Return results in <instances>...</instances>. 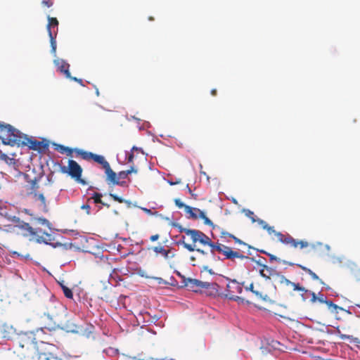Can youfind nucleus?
I'll use <instances>...</instances> for the list:
<instances>
[{"label": "nucleus", "instance_id": "nucleus-19", "mask_svg": "<svg viewBox=\"0 0 360 360\" xmlns=\"http://www.w3.org/2000/svg\"><path fill=\"white\" fill-rule=\"evenodd\" d=\"M0 160L5 162L8 165H13L15 164L14 158H9L6 154L0 150Z\"/></svg>", "mask_w": 360, "mask_h": 360}, {"label": "nucleus", "instance_id": "nucleus-56", "mask_svg": "<svg viewBox=\"0 0 360 360\" xmlns=\"http://www.w3.org/2000/svg\"><path fill=\"white\" fill-rule=\"evenodd\" d=\"M181 182V180L180 179H179L178 180H176V181L173 182V181H169V183L170 185H176V184H179Z\"/></svg>", "mask_w": 360, "mask_h": 360}, {"label": "nucleus", "instance_id": "nucleus-21", "mask_svg": "<svg viewBox=\"0 0 360 360\" xmlns=\"http://www.w3.org/2000/svg\"><path fill=\"white\" fill-rule=\"evenodd\" d=\"M195 210H196V208L191 207L188 205L186 207L185 212L190 215V217H189L190 218L196 219H198V214H197V212H195Z\"/></svg>", "mask_w": 360, "mask_h": 360}, {"label": "nucleus", "instance_id": "nucleus-33", "mask_svg": "<svg viewBox=\"0 0 360 360\" xmlns=\"http://www.w3.org/2000/svg\"><path fill=\"white\" fill-rule=\"evenodd\" d=\"M63 293H64L65 296L67 298L72 299V297H73V293H72V290H71V289H70L69 288H65V289H64V291H63Z\"/></svg>", "mask_w": 360, "mask_h": 360}, {"label": "nucleus", "instance_id": "nucleus-35", "mask_svg": "<svg viewBox=\"0 0 360 360\" xmlns=\"http://www.w3.org/2000/svg\"><path fill=\"white\" fill-rule=\"evenodd\" d=\"M128 176L127 172L126 171H121L117 174V179L120 181V179H125Z\"/></svg>", "mask_w": 360, "mask_h": 360}, {"label": "nucleus", "instance_id": "nucleus-15", "mask_svg": "<svg viewBox=\"0 0 360 360\" xmlns=\"http://www.w3.org/2000/svg\"><path fill=\"white\" fill-rule=\"evenodd\" d=\"M153 250L157 254H158V253L161 254L164 257V258L166 259H169V257H174V255L172 256H169L170 250H166L162 246L153 247Z\"/></svg>", "mask_w": 360, "mask_h": 360}, {"label": "nucleus", "instance_id": "nucleus-27", "mask_svg": "<svg viewBox=\"0 0 360 360\" xmlns=\"http://www.w3.org/2000/svg\"><path fill=\"white\" fill-rule=\"evenodd\" d=\"M103 195L100 193H94L91 198V199L94 200V203L100 204L103 203V200H101Z\"/></svg>", "mask_w": 360, "mask_h": 360}, {"label": "nucleus", "instance_id": "nucleus-12", "mask_svg": "<svg viewBox=\"0 0 360 360\" xmlns=\"http://www.w3.org/2000/svg\"><path fill=\"white\" fill-rule=\"evenodd\" d=\"M15 226L24 232V236L34 237L37 235V231L32 228L29 223L24 221L20 225H15Z\"/></svg>", "mask_w": 360, "mask_h": 360}, {"label": "nucleus", "instance_id": "nucleus-17", "mask_svg": "<svg viewBox=\"0 0 360 360\" xmlns=\"http://www.w3.org/2000/svg\"><path fill=\"white\" fill-rule=\"evenodd\" d=\"M181 240H180L178 243H181L183 245V246L186 249L188 250L189 252H193V251H197L202 255H205L206 252L203 250H201V249H195L194 247L191 245V244H188V243H185L184 240H185V236H183L181 237Z\"/></svg>", "mask_w": 360, "mask_h": 360}, {"label": "nucleus", "instance_id": "nucleus-40", "mask_svg": "<svg viewBox=\"0 0 360 360\" xmlns=\"http://www.w3.org/2000/svg\"><path fill=\"white\" fill-rule=\"evenodd\" d=\"M262 253H264V254H266V255H267L269 257V259H270V261H271V262H272V261H280V259H279V258H278L277 257H276V256H275V255H271V254L268 253V252H265V251H263V250L262 251Z\"/></svg>", "mask_w": 360, "mask_h": 360}, {"label": "nucleus", "instance_id": "nucleus-26", "mask_svg": "<svg viewBox=\"0 0 360 360\" xmlns=\"http://www.w3.org/2000/svg\"><path fill=\"white\" fill-rule=\"evenodd\" d=\"M243 212L245 214V215L246 217L250 218L252 222H255L256 221L257 219H255V214H254V212L252 211H251V210H250L248 209H244L243 210Z\"/></svg>", "mask_w": 360, "mask_h": 360}, {"label": "nucleus", "instance_id": "nucleus-62", "mask_svg": "<svg viewBox=\"0 0 360 360\" xmlns=\"http://www.w3.org/2000/svg\"><path fill=\"white\" fill-rule=\"evenodd\" d=\"M103 206L106 207H110V205L108 204V203H105L104 202H103V203H101Z\"/></svg>", "mask_w": 360, "mask_h": 360}, {"label": "nucleus", "instance_id": "nucleus-16", "mask_svg": "<svg viewBox=\"0 0 360 360\" xmlns=\"http://www.w3.org/2000/svg\"><path fill=\"white\" fill-rule=\"evenodd\" d=\"M184 233L188 236H190L193 243H195L198 242L200 231L195 229L184 230Z\"/></svg>", "mask_w": 360, "mask_h": 360}, {"label": "nucleus", "instance_id": "nucleus-30", "mask_svg": "<svg viewBox=\"0 0 360 360\" xmlns=\"http://www.w3.org/2000/svg\"><path fill=\"white\" fill-rule=\"evenodd\" d=\"M245 290H250L259 298H262L263 297V295L261 292L254 290V285L252 283H251L249 286L245 287Z\"/></svg>", "mask_w": 360, "mask_h": 360}, {"label": "nucleus", "instance_id": "nucleus-58", "mask_svg": "<svg viewBox=\"0 0 360 360\" xmlns=\"http://www.w3.org/2000/svg\"><path fill=\"white\" fill-rule=\"evenodd\" d=\"M340 338H341V339L345 340V339H349L350 336L347 335H341Z\"/></svg>", "mask_w": 360, "mask_h": 360}, {"label": "nucleus", "instance_id": "nucleus-9", "mask_svg": "<svg viewBox=\"0 0 360 360\" xmlns=\"http://www.w3.org/2000/svg\"><path fill=\"white\" fill-rule=\"evenodd\" d=\"M62 329L68 333H80L83 332L82 326L77 325L72 320H68L65 323H60Z\"/></svg>", "mask_w": 360, "mask_h": 360}, {"label": "nucleus", "instance_id": "nucleus-49", "mask_svg": "<svg viewBox=\"0 0 360 360\" xmlns=\"http://www.w3.org/2000/svg\"><path fill=\"white\" fill-rule=\"evenodd\" d=\"M310 294L311 295V302L312 303L317 302V295H316V293L314 292H310Z\"/></svg>", "mask_w": 360, "mask_h": 360}, {"label": "nucleus", "instance_id": "nucleus-13", "mask_svg": "<svg viewBox=\"0 0 360 360\" xmlns=\"http://www.w3.org/2000/svg\"><path fill=\"white\" fill-rule=\"evenodd\" d=\"M30 195L32 196V199L34 201L39 200L40 201V205L43 210V211L46 212L47 211V205H46V201L44 195L42 193H38L35 191H31L30 193Z\"/></svg>", "mask_w": 360, "mask_h": 360}, {"label": "nucleus", "instance_id": "nucleus-42", "mask_svg": "<svg viewBox=\"0 0 360 360\" xmlns=\"http://www.w3.org/2000/svg\"><path fill=\"white\" fill-rule=\"evenodd\" d=\"M317 301L321 303H326L327 300L323 294L319 293V295L317 296Z\"/></svg>", "mask_w": 360, "mask_h": 360}, {"label": "nucleus", "instance_id": "nucleus-3", "mask_svg": "<svg viewBox=\"0 0 360 360\" xmlns=\"http://www.w3.org/2000/svg\"><path fill=\"white\" fill-rule=\"evenodd\" d=\"M0 132L2 133L1 136L2 143L5 145L20 146V144L25 143L20 131L9 124L0 122Z\"/></svg>", "mask_w": 360, "mask_h": 360}, {"label": "nucleus", "instance_id": "nucleus-24", "mask_svg": "<svg viewBox=\"0 0 360 360\" xmlns=\"http://www.w3.org/2000/svg\"><path fill=\"white\" fill-rule=\"evenodd\" d=\"M290 285L292 287V288L295 291H300V292H309L308 290H307L303 286H301L299 283H296L291 281V284H290Z\"/></svg>", "mask_w": 360, "mask_h": 360}, {"label": "nucleus", "instance_id": "nucleus-37", "mask_svg": "<svg viewBox=\"0 0 360 360\" xmlns=\"http://www.w3.org/2000/svg\"><path fill=\"white\" fill-rule=\"evenodd\" d=\"M41 4L44 6H46L47 8H50V7H51L53 6V0H42L41 1Z\"/></svg>", "mask_w": 360, "mask_h": 360}, {"label": "nucleus", "instance_id": "nucleus-2", "mask_svg": "<svg viewBox=\"0 0 360 360\" xmlns=\"http://www.w3.org/2000/svg\"><path fill=\"white\" fill-rule=\"evenodd\" d=\"M198 242L205 245H208L211 248L212 253L215 251L221 253L224 255L226 259H233L238 258L241 259H250L249 257L241 254L239 251H234L230 247L224 245L219 243H213L211 239L204 233L200 231Z\"/></svg>", "mask_w": 360, "mask_h": 360}, {"label": "nucleus", "instance_id": "nucleus-47", "mask_svg": "<svg viewBox=\"0 0 360 360\" xmlns=\"http://www.w3.org/2000/svg\"><path fill=\"white\" fill-rule=\"evenodd\" d=\"M11 221L16 224V225H20L21 223H23L24 221L20 220V219L19 217H13L11 219Z\"/></svg>", "mask_w": 360, "mask_h": 360}, {"label": "nucleus", "instance_id": "nucleus-45", "mask_svg": "<svg viewBox=\"0 0 360 360\" xmlns=\"http://www.w3.org/2000/svg\"><path fill=\"white\" fill-rule=\"evenodd\" d=\"M11 221L16 224V225H20L21 223H23L24 221L20 220V219L19 217H13L11 219Z\"/></svg>", "mask_w": 360, "mask_h": 360}, {"label": "nucleus", "instance_id": "nucleus-25", "mask_svg": "<svg viewBox=\"0 0 360 360\" xmlns=\"http://www.w3.org/2000/svg\"><path fill=\"white\" fill-rule=\"evenodd\" d=\"M109 195L115 200V201H117L120 203H122V202H124V203H127L128 205H130V201L129 200H124L123 198H122L121 197L115 195V194H113V193H110Z\"/></svg>", "mask_w": 360, "mask_h": 360}, {"label": "nucleus", "instance_id": "nucleus-53", "mask_svg": "<svg viewBox=\"0 0 360 360\" xmlns=\"http://www.w3.org/2000/svg\"><path fill=\"white\" fill-rule=\"evenodd\" d=\"M160 238V236L158 234H155L150 236V240L152 242L156 241Z\"/></svg>", "mask_w": 360, "mask_h": 360}, {"label": "nucleus", "instance_id": "nucleus-23", "mask_svg": "<svg viewBox=\"0 0 360 360\" xmlns=\"http://www.w3.org/2000/svg\"><path fill=\"white\" fill-rule=\"evenodd\" d=\"M49 36L50 38L51 52L55 54L56 51V41L55 39L56 36H53L52 32H49Z\"/></svg>", "mask_w": 360, "mask_h": 360}, {"label": "nucleus", "instance_id": "nucleus-64", "mask_svg": "<svg viewBox=\"0 0 360 360\" xmlns=\"http://www.w3.org/2000/svg\"><path fill=\"white\" fill-rule=\"evenodd\" d=\"M96 95H97L98 96H99V91H98V89H96Z\"/></svg>", "mask_w": 360, "mask_h": 360}, {"label": "nucleus", "instance_id": "nucleus-39", "mask_svg": "<svg viewBox=\"0 0 360 360\" xmlns=\"http://www.w3.org/2000/svg\"><path fill=\"white\" fill-rule=\"evenodd\" d=\"M264 229L267 231L269 234L274 233L275 235V232H277L276 231L274 230V226H270L268 224L267 225L264 226Z\"/></svg>", "mask_w": 360, "mask_h": 360}, {"label": "nucleus", "instance_id": "nucleus-44", "mask_svg": "<svg viewBox=\"0 0 360 360\" xmlns=\"http://www.w3.org/2000/svg\"><path fill=\"white\" fill-rule=\"evenodd\" d=\"M195 212H197V214H198V218H205V212H202V210H200V209L198 208H196V210H195Z\"/></svg>", "mask_w": 360, "mask_h": 360}, {"label": "nucleus", "instance_id": "nucleus-63", "mask_svg": "<svg viewBox=\"0 0 360 360\" xmlns=\"http://www.w3.org/2000/svg\"><path fill=\"white\" fill-rule=\"evenodd\" d=\"M60 286H61V288H62V289H63V291H64V289H65V288H68V287H67V286H65V285H63V284H60Z\"/></svg>", "mask_w": 360, "mask_h": 360}, {"label": "nucleus", "instance_id": "nucleus-1", "mask_svg": "<svg viewBox=\"0 0 360 360\" xmlns=\"http://www.w3.org/2000/svg\"><path fill=\"white\" fill-rule=\"evenodd\" d=\"M75 153L77 156H80L83 160L89 161L94 160L95 162L101 165L105 170L106 174V181L112 184L123 186L125 182L120 181L117 179V174L110 167L109 162L103 155L94 154L91 152L85 151L82 149H75Z\"/></svg>", "mask_w": 360, "mask_h": 360}, {"label": "nucleus", "instance_id": "nucleus-60", "mask_svg": "<svg viewBox=\"0 0 360 360\" xmlns=\"http://www.w3.org/2000/svg\"><path fill=\"white\" fill-rule=\"evenodd\" d=\"M211 94L212 96H216L217 95V89H214L211 91Z\"/></svg>", "mask_w": 360, "mask_h": 360}, {"label": "nucleus", "instance_id": "nucleus-4", "mask_svg": "<svg viewBox=\"0 0 360 360\" xmlns=\"http://www.w3.org/2000/svg\"><path fill=\"white\" fill-rule=\"evenodd\" d=\"M61 172L68 174L76 181L83 185L86 184V181L82 179L83 169L75 160H69L68 167H61Z\"/></svg>", "mask_w": 360, "mask_h": 360}, {"label": "nucleus", "instance_id": "nucleus-38", "mask_svg": "<svg viewBox=\"0 0 360 360\" xmlns=\"http://www.w3.org/2000/svg\"><path fill=\"white\" fill-rule=\"evenodd\" d=\"M202 219H203L204 224L205 225L212 226L214 229L215 228V226L213 224V222L208 217H207L206 215H205V218H202Z\"/></svg>", "mask_w": 360, "mask_h": 360}, {"label": "nucleus", "instance_id": "nucleus-51", "mask_svg": "<svg viewBox=\"0 0 360 360\" xmlns=\"http://www.w3.org/2000/svg\"><path fill=\"white\" fill-rule=\"evenodd\" d=\"M256 221H257L259 223V224H260L264 229V226L267 225V223L261 219H257L256 220Z\"/></svg>", "mask_w": 360, "mask_h": 360}, {"label": "nucleus", "instance_id": "nucleus-55", "mask_svg": "<svg viewBox=\"0 0 360 360\" xmlns=\"http://www.w3.org/2000/svg\"><path fill=\"white\" fill-rule=\"evenodd\" d=\"M22 212H24L25 214H27V215L33 216V214H32V213L30 212V210H28V209H25H25H23V210H22Z\"/></svg>", "mask_w": 360, "mask_h": 360}, {"label": "nucleus", "instance_id": "nucleus-36", "mask_svg": "<svg viewBox=\"0 0 360 360\" xmlns=\"http://www.w3.org/2000/svg\"><path fill=\"white\" fill-rule=\"evenodd\" d=\"M152 279H154L155 281H158V283L160 284V285H167L168 284V282L165 281L163 278H160V277H151Z\"/></svg>", "mask_w": 360, "mask_h": 360}, {"label": "nucleus", "instance_id": "nucleus-18", "mask_svg": "<svg viewBox=\"0 0 360 360\" xmlns=\"http://www.w3.org/2000/svg\"><path fill=\"white\" fill-rule=\"evenodd\" d=\"M55 149L56 150H58V152H60V153H66L68 156H72V152H75V150L76 148L72 149V148H68L67 146H63V145H60V144H57V145H56Z\"/></svg>", "mask_w": 360, "mask_h": 360}, {"label": "nucleus", "instance_id": "nucleus-6", "mask_svg": "<svg viewBox=\"0 0 360 360\" xmlns=\"http://www.w3.org/2000/svg\"><path fill=\"white\" fill-rule=\"evenodd\" d=\"M226 290V297L231 300L243 302V298L236 295V294H240L243 292V285L241 283L237 282L236 280H232L227 283Z\"/></svg>", "mask_w": 360, "mask_h": 360}, {"label": "nucleus", "instance_id": "nucleus-54", "mask_svg": "<svg viewBox=\"0 0 360 360\" xmlns=\"http://www.w3.org/2000/svg\"><path fill=\"white\" fill-rule=\"evenodd\" d=\"M174 226L179 229L180 233H184V230H189V229L184 228L181 225H179V224H176Z\"/></svg>", "mask_w": 360, "mask_h": 360}, {"label": "nucleus", "instance_id": "nucleus-61", "mask_svg": "<svg viewBox=\"0 0 360 360\" xmlns=\"http://www.w3.org/2000/svg\"><path fill=\"white\" fill-rule=\"evenodd\" d=\"M200 174L205 176L207 177V179L209 180L210 177L208 176V175L206 174L205 172H200Z\"/></svg>", "mask_w": 360, "mask_h": 360}, {"label": "nucleus", "instance_id": "nucleus-50", "mask_svg": "<svg viewBox=\"0 0 360 360\" xmlns=\"http://www.w3.org/2000/svg\"><path fill=\"white\" fill-rule=\"evenodd\" d=\"M126 172H127V174L129 175L131 173H137V169H135L133 166H131L130 167V169L126 170Z\"/></svg>", "mask_w": 360, "mask_h": 360}, {"label": "nucleus", "instance_id": "nucleus-28", "mask_svg": "<svg viewBox=\"0 0 360 360\" xmlns=\"http://www.w3.org/2000/svg\"><path fill=\"white\" fill-rule=\"evenodd\" d=\"M277 276L279 278V283L281 284H284L285 285H290V284H291V281L283 275L278 273Z\"/></svg>", "mask_w": 360, "mask_h": 360}, {"label": "nucleus", "instance_id": "nucleus-31", "mask_svg": "<svg viewBox=\"0 0 360 360\" xmlns=\"http://www.w3.org/2000/svg\"><path fill=\"white\" fill-rule=\"evenodd\" d=\"M329 309H332L333 311H337L338 309L342 310V308L334 304L331 300H328L325 303Z\"/></svg>", "mask_w": 360, "mask_h": 360}, {"label": "nucleus", "instance_id": "nucleus-48", "mask_svg": "<svg viewBox=\"0 0 360 360\" xmlns=\"http://www.w3.org/2000/svg\"><path fill=\"white\" fill-rule=\"evenodd\" d=\"M81 208L84 210L87 214H90L91 207L88 204L82 205Z\"/></svg>", "mask_w": 360, "mask_h": 360}, {"label": "nucleus", "instance_id": "nucleus-34", "mask_svg": "<svg viewBox=\"0 0 360 360\" xmlns=\"http://www.w3.org/2000/svg\"><path fill=\"white\" fill-rule=\"evenodd\" d=\"M174 203L179 209L184 208V210H186V207L187 206L184 203H183L180 199L176 198L174 200Z\"/></svg>", "mask_w": 360, "mask_h": 360}, {"label": "nucleus", "instance_id": "nucleus-59", "mask_svg": "<svg viewBox=\"0 0 360 360\" xmlns=\"http://www.w3.org/2000/svg\"><path fill=\"white\" fill-rule=\"evenodd\" d=\"M38 188V186L37 185V182L36 181H33V184H32V188Z\"/></svg>", "mask_w": 360, "mask_h": 360}, {"label": "nucleus", "instance_id": "nucleus-52", "mask_svg": "<svg viewBox=\"0 0 360 360\" xmlns=\"http://www.w3.org/2000/svg\"><path fill=\"white\" fill-rule=\"evenodd\" d=\"M68 78H69V79H72V80H74V81H75V82H78V83H79V84H80L81 85H83V84H82V79H78V78H77V77H72L71 75H70V77H68Z\"/></svg>", "mask_w": 360, "mask_h": 360}, {"label": "nucleus", "instance_id": "nucleus-46", "mask_svg": "<svg viewBox=\"0 0 360 360\" xmlns=\"http://www.w3.org/2000/svg\"><path fill=\"white\" fill-rule=\"evenodd\" d=\"M11 221L16 224V225H20L21 223H23L24 221L20 220V219L19 217H13L11 219Z\"/></svg>", "mask_w": 360, "mask_h": 360}, {"label": "nucleus", "instance_id": "nucleus-8", "mask_svg": "<svg viewBox=\"0 0 360 360\" xmlns=\"http://www.w3.org/2000/svg\"><path fill=\"white\" fill-rule=\"evenodd\" d=\"M20 135L23 137V142H25V143L20 144V146H28L30 149L39 151L46 150L49 147L48 143H44L43 141L32 140L21 132Z\"/></svg>", "mask_w": 360, "mask_h": 360}, {"label": "nucleus", "instance_id": "nucleus-29", "mask_svg": "<svg viewBox=\"0 0 360 360\" xmlns=\"http://www.w3.org/2000/svg\"><path fill=\"white\" fill-rule=\"evenodd\" d=\"M137 150H139V149L137 147H136V146L132 147V148L131 150V153H129V155L127 157V160L129 163H133L134 158V152L137 151Z\"/></svg>", "mask_w": 360, "mask_h": 360}, {"label": "nucleus", "instance_id": "nucleus-41", "mask_svg": "<svg viewBox=\"0 0 360 360\" xmlns=\"http://www.w3.org/2000/svg\"><path fill=\"white\" fill-rule=\"evenodd\" d=\"M35 219L37 220L42 225H49V220L45 218L39 217Z\"/></svg>", "mask_w": 360, "mask_h": 360}, {"label": "nucleus", "instance_id": "nucleus-32", "mask_svg": "<svg viewBox=\"0 0 360 360\" xmlns=\"http://www.w3.org/2000/svg\"><path fill=\"white\" fill-rule=\"evenodd\" d=\"M233 234L226 232V231L221 229L220 231V238L224 240V241H229L228 238H231Z\"/></svg>", "mask_w": 360, "mask_h": 360}, {"label": "nucleus", "instance_id": "nucleus-20", "mask_svg": "<svg viewBox=\"0 0 360 360\" xmlns=\"http://www.w3.org/2000/svg\"><path fill=\"white\" fill-rule=\"evenodd\" d=\"M48 21L49 23L47 25V31L49 33V32H51V27H56L58 30V21L57 18L48 16Z\"/></svg>", "mask_w": 360, "mask_h": 360}, {"label": "nucleus", "instance_id": "nucleus-5", "mask_svg": "<svg viewBox=\"0 0 360 360\" xmlns=\"http://www.w3.org/2000/svg\"><path fill=\"white\" fill-rule=\"evenodd\" d=\"M193 291L197 292L198 290L205 288L211 290L210 295H216L219 285L216 283L202 282L197 279L189 278L186 284Z\"/></svg>", "mask_w": 360, "mask_h": 360}, {"label": "nucleus", "instance_id": "nucleus-10", "mask_svg": "<svg viewBox=\"0 0 360 360\" xmlns=\"http://www.w3.org/2000/svg\"><path fill=\"white\" fill-rule=\"evenodd\" d=\"M256 262L261 266L259 274L263 278L270 279L271 276H277L278 272H277L274 269L269 267L266 264H260V260H257Z\"/></svg>", "mask_w": 360, "mask_h": 360}, {"label": "nucleus", "instance_id": "nucleus-14", "mask_svg": "<svg viewBox=\"0 0 360 360\" xmlns=\"http://www.w3.org/2000/svg\"><path fill=\"white\" fill-rule=\"evenodd\" d=\"M296 265L299 268H300L302 270L305 271L307 274H308L313 280L318 281L321 284L325 285L324 282L310 269H309L302 264H297Z\"/></svg>", "mask_w": 360, "mask_h": 360}, {"label": "nucleus", "instance_id": "nucleus-43", "mask_svg": "<svg viewBox=\"0 0 360 360\" xmlns=\"http://www.w3.org/2000/svg\"><path fill=\"white\" fill-rule=\"evenodd\" d=\"M231 238H233L234 242L237 244L247 245V244L245 242H243V240H241L240 239H239L238 238L236 237L233 235L232 236Z\"/></svg>", "mask_w": 360, "mask_h": 360}, {"label": "nucleus", "instance_id": "nucleus-57", "mask_svg": "<svg viewBox=\"0 0 360 360\" xmlns=\"http://www.w3.org/2000/svg\"><path fill=\"white\" fill-rule=\"evenodd\" d=\"M283 264H287V265H289V266H293V265H295V264H294V263L290 262H287V261H283Z\"/></svg>", "mask_w": 360, "mask_h": 360}, {"label": "nucleus", "instance_id": "nucleus-7", "mask_svg": "<svg viewBox=\"0 0 360 360\" xmlns=\"http://www.w3.org/2000/svg\"><path fill=\"white\" fill-rule=\"evenodd\" d=\"M275 236L279 242L284 245H290L294 248H297V247H300V248H304L309 246L308 242L305 240H297L288 233L283 234L281 232L277 231L275 232Z\"/></svg>", "mask_w": 360, "mask_h": 360}, {"label": "nucleus", "instance_id": "nucleus-22", "mask_svg": "<svg viewBox=\"0 0 360 360\" xmlns=\"http://www.w3.org/2000/svg\"><path fill=\"white\" fill-rule=\"evenodd\" d=\"M43 318H44V319H51V321H53L54 326H45V328H48L49 330H51L52 329H54L56 325L60 326V323H57V321H56V317L55 316H53V315L50 316V314H44Z\"/></svg>", "mask_w": 360, "mask_h": 360}, {"label": "nucleus", "instance_id": "nucleus-11", "mask_svg": "<svg viewBox=\"0 0 360 360\" xmlns=\"http://www.w3.org/2000/svg\"><path fill=\"white\" fill-rule=\"evenodd\" d=\"M54 64L58 71L64 74L66 77H70V72L69 71L70 65L65 60L61 58H57L54 60Z\"/></svg>", "mask_w": 360, "mask_h": 360}]
</instances>
